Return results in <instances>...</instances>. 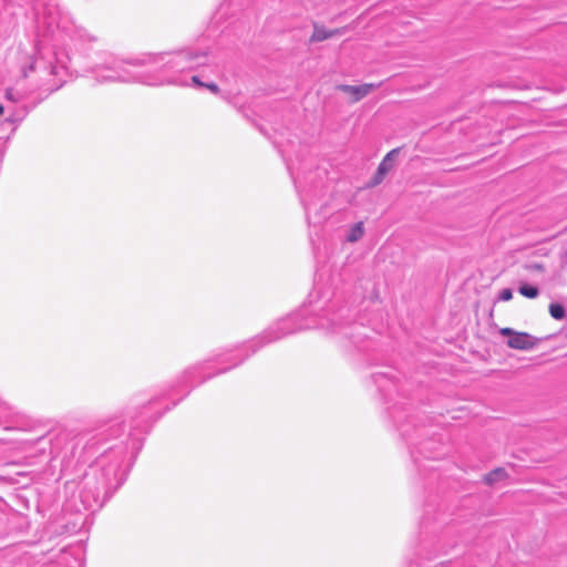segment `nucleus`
Returning a JSON list of instances; mask_svg holds the SVG:
<instances>
[{"mask_svg": "<svg viewBox=\"0 0 567 567\" xmlns=\"http://www.w3.org/2000/svg\"><path fill=\"white\" fill-rule=\"evenodd\" d=\"M353 310L349 307H340L336 311L324 310L323 313L316 316H310L307 310L303 309L298 313L278 320L247 343L216 357L218 363L233 362L229 367L221 368L216 373L208 374L205 373L207 369L206 363L189 367L181 377L178 386L189 384L193 388L202 384L214 375L225 373L231 368L239 365L262 347L306 329L321 328L332 333H341L351 338L353 334L349 333L347 330L353 329Z\"/></svg>", "mask_w": 567, "mask_h": 567, "instance_id": "nucleus-1", "label": "nucleus"}, {"mask_svg": "<svg viewBox=\"0 0 567 567\" xmlns=\"http://www.w3.org/2000/svg\"><path fill=\"white\" fill-rule=\"evenodd\" d=\"M209 61L207 50L181 49L174 52L146 53L125 61L105 54L103 62L92 71L99 82H138L144 85H187L181 74L193 71Z\"/></svg>", "mask_w": 567, "mask_h": 567, "instance_id": "nucleus-2", "label": "nucleus"}, {"mask_svg": "<svg viewBox=\"0 0 567 567\" xmlns=\"http://www.w3.org/2000/svg\"><path fill=\"white\" fill-rule=\"evenodd\" d=\"M69 60L65 51L44 48L40 40L19 44L14 52V61L22 76L31 78L33 87L25 91L18 83L17 86L6 90V99L13 103L30 100L31 106L34 107L66 82Z\"/></svg>", "mask_w": 567, "mask_h": 567, "instance_id": "nucleus-3", "label": "nucleus"}, {"mask_svg": "<svg viewBox=\"0 0 567 567\" xmlns=\"http://www.w3.org/2000/svg\"><path fill=\"white\" fill-rule=\"evenodd\" d=\"M125 456V446L111 447L85 472L79 491L80 501L85 509L94 512L102 508L124 483L126 473L122 470V464Z\"/></svg>", "mask_w": 567, "mask_h": 567, "instance_id": "nucleus-4", "label": "nucleus"}, {"mask_svg": "<svg viewBox=\"0 0 567 567\" xmlns=\"http://www.w3.org/2000/svg\"><path fill=\"white\" fill-rule=\"evenodd\" d=\"M502 336L508 337L506 344L515 350H530L534 349L538 339L527 332H518L512 328H502L499 330Z\"/></svg>", "mask_w": 567, "mask_h": 567, "instance_id": "nucleus-5", "label": "nucleus"}, {"mask_svg": "<svg viewBox=\"0 0 567 567\" xmlns=\"http://www.w3.org/2000/svg\"><path fill=\"white\" fill-rule=\"evenodd\" d=\"M156 402V399L148 400L146 403H144L142 406H140V410H136L132 415V425L134 429L143 432L146 431L151 423L155 422L159 416L156 419H152L151 416L146 415V410L150 409L152 404Z\"/></svg>", "mask_w": 567, "mask_h": 567, "instance_id": "nucleus-6", "label": "nucleus"}, {"mask_svg": "<svg viewBox=\"0 0 567 567\" xmlns=\"http://www.w3.org/2000/svg\"><path fill=\"white\" fill-rule=\"evenodd\" d=\"M381 83L373 84V83H364L361 85H349V84H341L338 86V90L350 94L352 97V102H359L367 95H369L373 90L380 87Z\"/></svg>", "mask_w": 567, "mask_h": 567, "instance_id": "nucleus-7", "label": "nucleus"}, {"mask_svg": "<svg viewBox=\"0 0 567 567\" xmlns=\"http://www.w3.org/2000/svg\"><path fill=\"white\" fill-rule=\"evenodd\" d=\"M344 29H333V30H327L324 27L315 24L313 25V33L310 38V42H321L324 40H328L330 38L341 35L343 34Z\"/></svg>", "mask_w": 567, "mask_h": 567, "instance_id": "nucleus-8", "label": "nucleus"}, {"mask_svg": "<svg viewBox=\"0 0 567 567\" xmlns=\"http://www.w3.org/2000/svg\"><path fill=\"white\" fill-rule=\"evenodd\" d=\"M293 181H295L296 188L299 193L300 200L305 207L307 220L309 223L313 221V224L320 223L319 218H315L311 216L312 204L308 200L307 192L303 188H301V182L297 178H295Z\"/></svg>", "mask_w": 567, "mask_h": 567, "instance_id": "nucleus-9", "label": "nucleus"}, {"mask_svg": "<svg viewBox=\"0 0 567 567\" xmlns=\"http://www.w3.org/2000/svg\"><path fill=\"white\" fill-rule=\"evenodd\" d=\"M507 477H508V474L505 471V468L496 467L493 471L488 472L486 475H484L483 482L486 485L492 486V485L496 484L497 482L506 480Z\"/></svg>", "mask_w": 567, "mask_h": 567, "instance_id": "nucleus-10", "label": "nucleus"}, {"mask_svg": "<svg viewBox=\"0 0 567 567\" xmlns=\"http://www.w3.org/2000/svg\"><path fill=\"white\" fill-rule=\"evenodd\" d=\"M400 148H393L391 150L381 161L378 168L380 169V174H388L392 167L394 158L399 155Z\"/></svg>", "mask_w": 567, "mask_h": 567, "instance_id": "nucleus-11", "label": "nucleus"}, {"mask_svg": "<svg viewBox=\"0 0 567 567\" xmlns=\"http://www.w3.org/2000/svg\"><path fill=\"white\" fill-rule=\"evenodd\" d=\"M549 313L556 320H561L566 317L565 307L558 302H553L549 305Z\"/></svg>", "mask_w": 567, "mask_h": 567, "instance_id": "nucleus-12", "label": "nucleus"}, {"mask_svg": "<svg viewBox=\"0 0 567 567\" xmlns=\"http://www.w3.org/2000/svg\"><path fill=\"white\" fill-rule=\"evenodd\" d=\"M363 235V225L362 223H357L350 230L347 236V240L350 243L358 241Z\"/></svg>", "mask_w": 567, "mask_h": 567, "instance_id": "nucleus-13", "label": "nucleus"}, {"mask_svg": "<svg viewBox=\"0 0 567 567\" xmlns=\"http://www.w3.org/2000/svg\"><path fill=\"white\" fill-rule=\"evenodd\" d=\"M519 293L523 295L526 298L534 299L539 295V290L536 286L532 285H522L518 289Z\"/></svg>", "mask_w": 567, "mask_h": 567, "instance_id": "nucleus-14", "label": "nucleus"}, {"mask_svg": "<svg viewBox=\"0 0 567 567\" xmlns=\"http://www.w3.org/2000/svg\"><path fill=\"white\" fill-rule=\"evenodd\" d=\"M122 431V422L117 419L113 420L110 426L106 429V432H110V435L117 436Z\"/></svg>", "mask_w": 567, "mask_h": 567, "instance_id": "nucleus-15", "label": "nucleus"}, {"mask_svg": "<svg viewBox=\"0 0 567 567\" xmlns=\"http://www.w3.org/2000/svg\"><path fill=\"white\" fill-rule=\"evenodd\" d=\"M386 174H380V169L378 168L375 174L372 177L371 185L377 186L384 179Z\"/></svg>", "mask_w": 567, "mask_h": 567, "instance_id": "nucleus-16", "label": "nucleus"}, {"mask_svg": "<svg viewBox=\"0 0 567 567\" xmlns=\"http://www.w3.org/2000/svg\"><path fill=\"white\" fill-rule=\"evenodd\" d=\"M513 298V292L511 289L505 288L499 292V300L502 301H508Z\"/></svg>", "mask_w": 567, "mask_h": 567, "instance_id": "nucleus-17", "label": "nucleus"}, {"mask_svg": "<svg viewBox=\"0 0 567 567\" xmlns=\"http://www.w3.org/2000/svg\"><path fill=\"white\" fill-rule=\"evenodd\" d=\"M373 380H374L375 384L381 386L382 385V381L385 380V375L382 374V373L373 374Z\"/></svg>", "mask_w": 567, "mask_h": 567, "instance_id": "nucleus-18", "label": "nucleus"}, {"mask_svg": "<svg viewBox=\"0 0 567 567\" xmlns=\"http://www.w3.org/2000/svg\"><path fill=\"white\" fill-rule=\"evenodd\" d=\"M206 86H207V87H208L213 93H215V94H216V93H218V90H219V89H218L217 84H215V83H210V84H207Z\"/></svg>", "mask_w": 567, "mask_h": 567, "instance_id": "nucleus-19", "label": "nucleus"}, {"mask_svg": "<svg viewBox=\"0 0 567 567\" xmlns=\"http://www.w3.org/2000/svg\"><path fill=\"white\" fill-rule=\"evenodd\" d=\"M192 82L195 83V84H199V85H203V83L199 81L198 76L196 75H193L190 78Z\"/></svg>", "mask_w": 567, "mask_h": 567, "instance_id": "nucleus-20", "label": "nucleus"}, {"mask_svg": "<svg viewBox=\"0 0 567 567\" xmlns=\"http://www.w3.org/2000/svg\"><path fill=\"white\" fill-rule=\"evenodd\" d=\"M3 112V106L0 104V114Z\"/></svg>", "mask_w": 567, "mask_h": 567, "instance_id": "nucleus-21", "label": "nucleus"}]
</instances>
